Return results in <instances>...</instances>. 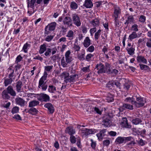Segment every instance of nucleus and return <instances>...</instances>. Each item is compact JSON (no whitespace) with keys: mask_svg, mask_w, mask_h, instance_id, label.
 Here are the masks:
<instances>
[{"mask_svg":"<svg viewBox=\"0 0 151 151\" xmlns=\"http://www.w3.org/2000/svg\"><path fill=\"white\" fill-rule=\"evenodd\" d=\"M35 94L37 96V97L38 100L40 101L45 102L49 101L50 100L49 96L47 94L45 93H41L40 94H34L30 93L27 95L28 97H29L30 95Z\"/></svg>","mask_w":151,"mask_h":151,"instance_id":"obj_1","label":"nucleus"},{"mask_svg":"<svg viewBox=\"0 0 151 151\" xmlns=\"http://www.w3.org/2000/svg\"><path fill=\"white\" fill-rule=\"evenodd\" d=\"M146 102V99L140 96H136V101H134V105L137 108L143 106Z\"/></svg>","mask_w":151,"mask_h":151,"instance_id":"obj_2","label":"nucleus"},{"mask_svg":"<svg viewBox=\"0 0 151 151\" xmlns=\"http://www.w3.org/2000/svg\"><path fill=\"white\" fill-rule=\"evenodd\" d=\"M56 26V23L55 22H51L48 24L45 28V34L47 35L50 34L51 31L55 30Z\"/></svg>","mask_w":151,"mask_h":151,"instance_id":"obj_3","label":"nucleus"},{"mask_svg":"<svg viewBox=\"0 0 151 151\" xmlns=\"http://www.w3.org/2000/svg\"><path fill=\"white\" fill-rule=\"evenodd\" d=\"M72 22L73 24L78 27L81 25V21L80 17L76 13L72 14Z\"/></svg>","mask_w":151,"mask_h":151,"instance_id":"obj_4","label":"nucleus"},{"mask_svg":"<svg viewBox=\"0 0 151 151\" xmlns=\"http://www.w3.org/2000/svg\"><path fill=\"white\" fill-rule=\"evenodd\" d=\"M70 74L71 75L69 76L68 79L66 80V82L67 83L74 82L76 81V79L78 78V75L75 74V70H71Z\"/></svg>","mask_w":151,"mask_h":151,"instance_id":"obj_5","label":"nucleus"},{"mask_svg":"<svg viewBox=\"0 0 151 151\" xmlns=\"http://www.w3.org/2000/svg\"><path fill=\"white\" fill-rule=\"evenodd\" d=\"M95 69L97 70V73L99 74L105 73V66L101 63L97 64L96 66Z\"/></svg>","mask_w":151,"mask_h":151,"instance_id":"obj_6","label":"nucleus"},{"mask_svg":"<svg viewBox=\"0 0 151 151\" xmlns=\"http://www.w3.org/2000/svg\"><path fill=\"white\" fill-rule=\"evenodd\" d=\"M65 60L67 63H70L73 59L71 54L70 51L69 50H68L66 52L65 54Z\"/></svg>","mask_w":151,"mask_h":151,"instance_id":"obj_7","label":"nucleus"},{"mask_svg":"<svg viewBox=\"0 0 151 151\" xmlns=\"http://www.w3.org/2000/svg\"><path fill=\"white\" fill-rule=\"evenodd\" d=\"M122 122L121 123V125L123 127L128 129L131 128L132 126L128 122V120L126 117H124L122 119Z\"/></svg>","mask_w":151,"mask_h":151,"instance_id":"obj_8","label":"nucleus"},{"mask_svg":"<svg viewBox=\"0 0 151 151\" xmlns=\"http://www.w3.org/2000/svg\"><path fill=\"white\" fill-rule=\"evenodd\" d=\"M15 101L17 104L18 105L22 107L25 106L26 104L24 100L20 97L16 98Z\"/></svg>","mask_w":151,"mask_h":151,"instance_id":"obj_9","label":"nucleus"},{"mask_svg":"<svg viewBox=\"0 0 151 151\" xmlns=\"http://www.w3.org/2000/svg\"><path fill=\"white\" fill-rule=\"evenodd\" d=\"M63 24L68 26H72L73 23L71 18L69 17H65L63 21Z\"/></svg>","mask_w":151,"mask_h":151,"instance_id":"obj_10","label":"nucleus"},{"mask_svg":"<svg viewBox=\"0 0 151 151\" xmlns=\"http://www.w3.org/2000/svg\"><path fill=\"white\" fill-rule=\"evenodd\" d=\"M122 81L123 82V89L125 90H128L130 86V83L128 80L125 78L123 79Z\"/></svg>","mask_w":151,"mask_h":151,"instance_id":"obj_11","label":"nucleus"},{"mask_svg":"<svg viewBox=\"0 0 151 151\" xmlns=\"http://www.w3.org/2000/svg\"><path fill=\"white\" fill-rule=\"evenodd\" d=\"M45 81L40 80L39 82L38 87L41 88L43 91H45L47 88L48 86L45 83H44Z\"/></svg>","mask_w":151,"mask_h":151,"instance_id":"obj_12","label":"nucleus"},{"mask_svg":"<svg viewBox=\"0 0 151 151\" xmlns=\"http://www.w3.org/2000/svg\"><path fill=\"white\" fill-rule=\"evenodd\" d=\"M120 109L122 111L126 109H128L129 110L133 109V106L132 105L128 104H123L122 106L120 107Z\"/></svg>","mask_w":151,"mask_h":151,"instance_id":"obj_13","label":"nucleus"},{"mask_svg":"<svg viewBox=\"0 0 151 151\" xmlns=\"http://www.w3.org/2000/svg\"><path fill=\"white\" fill-rule=\"evenodd\" d=\"M136 59L137 62L139 63H142L145 64L147 63V59L141 55L138 54Z\"/></svg>","mask_w":151,"mask_h":151,"instance_id":"obj_14","label":"nucleus"},{"mask_svg":"<svg viewBox=\"0 0 151 151\" xmlns=\"http://www.w3.org/2000/svg\"><path fill=\"white\" fill-rule=\"evenodd\" d=\"M65 132L66 133L69 134L70 136L73 135L76 133L75 129L72 127H68L66 128Z\"/></svg>","mask_w":151,"mask_h":151,"instance_id":"obj_15","label":"nucleus"},{"mask_svg":"<svg viewBox=\"0 0 151 151\" xmlns=\"http://www.w3.org/2000/svg\"><path fill=\"white\" fill-rule=\"evenodd\" d=\"M44 107L47 108L50 114L53 113L54 111V108L52 105L50 103H47L44 105Z\"/></svg>","mask_w":151,"mask_h":151,"instance_id":"obj_16","label":"nucleus"},{"mask_svg":"<svg viewBox=\"0 0 151 151\" xmlns=\"http://www.w3.org/2000/svg\"><path fill=\"white\" fill-rule=\"evenodd\" d=\"M81 132L83 135L86 136L90 134L93 133V131L91 129H88L86 128H83L81 130Z\"/></svg>","mask_w":151,"mask_h":151,"instance_id":"obj_17","label":"nucleus"},{"mask_svg":"<svg viewBox=\"0 0 151 151\" xmlns=\"http://www.w3.org/2000/svg\"><path fill=\"white\" fill-rule=\"evenodd\" d=\"M2 98L5 100L9 99L11 96L6 90H4L1 94Z\"/></svg>","mask_w":151,"mask_h":151,"instance_id":"obj_18","label":"nucleus"},{"mask_svg":"<svg viewBox=\"0 0 151 151\" xmlns=\"http://www.w3.org/2000/svg\"><path fill=\"white\" fill-rule=\"evenodd\" d=\"M103 125L105 127H108L110 126L111 121L109 119V117L108 116L106 117H104L103 121Z\"/></svg>","mask_w":151,"mask_h":151,"instance_id":"obj_19","label":"nucleus"},{"mask_svg":"<svg viewBox=\"0 0 151 151\" xmlns=\"http://www.w3.org/2000/svg\"><path fill=\"white\" fill-rule=\"evenodd\" d=\"M6 90L9 94L13 96H15L16 93L15 91L14 90L13 87L11 86H9L7 88Z\"/></svg>","mask_w":151,"mask_h":151,"instance_id":"obj_20","label":"nucleus"},{"mask_svg":"<svg viewBox=\"0 0 151 151\" xmlns=\"http://www.w3.org/2000/svg\"><path fill=\"white\" fill-rule=\"evenodd\" d=\"M83 6L87 8H91L93 6L92 2L91 0H85Z\"/></svg>","mask_w":151,"mask_h":151,"instance_id":"obj_21","label":"nucleus"},{"mask_svg":"<svg viewBox=\"0 0 151 151\" xmlns=\"http://www.w3.org/2000/svg\"><path fill=\"white\" fill-rule=\"evenodd\" d=\"M22 83L21 81L19 80L16 83V90L19 93L21 92L22 89Z\"/></svg>","mask_w":151,"mask_h":151,"instance_id":"obj_22","label":"nucleus"},{"mask_svg":"<svg viewBox=\"0 0 151 151\" xmlns=\"http://www.w3.org/2000/svg\"><path fill=\"white\" fill-rule=\"evenodd\" d=\"M66 37L68 38V40L71 41L74 37V34L73 31L70 30L68 31L66 35Z\"/></svg>","mask_w":151,"mask_h":151,"instance_id":"obj_23","label":"nucleus"},{"mask_svg":"<svg viewBox=\"0 0 151 151\" xmlns=\"http://www.w3.org/2000/svg\"><path fill=\"white\" fill-rule=\"evenodd\" d=\"M91 40L88 37H87L84 40L83 44L85 47H87L91 45Z\"/></svg>","mask_w":151,"mask_h":151,"instance_id":"obj_24","label":"nucleus"},{"mask_svg":"<svg viewBox=\"0 0 151 151\" xmlns=\"http://www.w3.org/2000/svg\"><path fill=\"white\" fill-rule=\"evenodd\" d=\"M126 50L128 53L130 55H133L134 54L135 48L132 46L130 47H127Z\"/></svg>","mask_w":151,"mask_h":151,"instance_id":"obj_25","label":"nucleus"},{"mask_svg":"<svg viewBox=\"0 0 151 151\" xmlns=\"http://www.w3.org/2000/svg\"><path fill=\"white\" fill-rule=\"evenodd\" d=\"M39 103V102L37 101L32 100L29 102L28 106L29 107H33L38 105Z\"/></svg>","mask_w":151,"mask_h":151,"instance_id":"obj_26","label":"nucleus"},{"mask_svg":"<svg viewBox=\"0 0 151 151\" xmlns=\"http://www.w3.org/2000/svg\"><path fill=\"white\" fill-rule=\"evenodd\" d=\"M115 142L117 144L125 143L124 137H118L116 139Z\"/></svg>","mask_w":151,"mask_h":151,"instance_id":"obj_27","label":"nucleus"},{"mask_svg":"<svg viewBox=\"0 0 151 151\" xmlns=\"http://www.w3.org/2000/svg\"><path fill=\"white\" fill-rule=\"evenodd\" d=\"M138 37L137 35L135 32H133L131 34H130L128 37V40L130 41H132V40L137 38Z\"/></svg>","mask_w":151,"mask_h":151,"instance_id":"obj_28","label":"nucleus"},{"mask_svg":"<svg viewBox=\"0 0 151 151\" xmlns=\"http://www.w3.org/2000/svg\"><path fill=\"white\" fill-rule=\"evenodd\" d=\"M141 119L139 118H136L132 119V123L136 125L141 124L142 122Z\"/></svg>","mask_w":151,"mask_h":151,"instance_id":"obj_29","label":"nucleus"},{"mask_svg":"<svg viewBox=\"0 0 151 151\" xmlns=\"http://www.w3.org/2000/svg\"><path fill=\"white\" fill-rule=\"evenodd\" d=\"M38 112V111L36 108L34 107L30 108L28 111V112L33 115H36Z\"/></svg>","mask_w":151,"mask_h":151,"instance_id":"obj_30","label":"nucleus"},{"mask_svg":"<svg viewBox=\"0 0 151 151\" xmlns=\"http://www.w3.org/2000/svg\"><path fill=\"white\" fill-rule=\"evenodd\" d=\"M105 132V129L101 131L100 132L97 134L96 135L99 140H101L102 139L104 135V134Z\"/></svg>","mask_w":151,"mask_h":151,"instance_id":"obj_31","label":"nucleus"},{"mask_svg":"<svg viewBox=\"0 0 151 151\" xmlns=\"http://www.w3.org/2000/svg\"><path fill=\"white\" fill-rule=\"evenodd\" d=\"M69 75V73L66 72H63L61 74V76L62 78L64 79V82L66 83H67L66 81L67 79H68Z\"/></svg>","mask_w":151,"mask_h":151,"instance_id":"obj_32","label":"nucleus"},{"mask_svg":"<svg viewBox=\"0 0 151 151\" xmlns=\"http://www.w3.org/2000/svg\"><path fill=\"white\" fill-rule=\"evenodd\" d=\"M56 89L55 87L52 85L49 86L48 91L49 92L51 93H55Z\"/></svg>","mask_w":151,"mask_h":151,"instance_id":"obj_33","label":"nucleus"},{"mask_svg":"<svg viewBox=\"0 0 151 151\" xmlns=\"http://www.w3.org/2000/svg\"><path fill=\"white\" fill-rule=\"evenodd\" d=\"M46 45L45 44H43L40 46V49L39 50V53L40 54L43 53L46 51Z\"/></svg>","mask_w":151,"mask_h":151,"instance_id":"obj_34","label":"nucleus"},{"mask_svg":"<svg viewBox=\"0 0 151 151\" xmlns=\"http://www.w3.org/2000/svg\"><path fill=\"white\" fill-rule=\"evenodd\" d=\"M121 13V10L119 8L116 7L115 8L114 12L115 18H118L119 15Z\"/></svg>","mask_w":151,"mask_h":151,"instance_id":"obj_35","label":"nucleus"},{"mask_svg":"<svg viewBox=\"0 0 151 151\" xmlns=\"http://www.w3.org/2000/svg\"><path fill=\"white\" fill-rule=\"evenodd\" d=\"M134 18L132 15L129 16L127 18V19L126 20V22L124 23L125 24H128L129 23H134Z\"/></svg>","mask_w":151,"mask_h":151,"instance_id":"obj_36","label":"nucleus"},{"mask_svg":"<svg viewBox=\"0 0 151 151\" xmlns=\"http://www.w3.org/2000/svg\"><path fill=\"white\" fill-rule=\"evenodd\" d=\"M13 80V78H7L5 79L4 82V86L6 87L9 85L11 84Z\"/></svg>","mask_w":151,"mask_h":151,"instance_id":"obj_37","label":"nucleus"},{"mask_svg":"<svg viewBox=\"0 0 151 151\" xmlns=\"http://www.w3.org/2000/svg\"><path fill=\"white\" fill-rule=\"evenodd\" d=\"M85 51L84 50H82L81 53L78 56V58L81 61H83L85 59L84 58Z\"/></svg>","mask_w":151,"mask_h":151,"instance_id":"obj_38","label":"nucleus"},{"mask_svg":"<svg viewBox=\"0 0 151 151\" xmlns=\"http://www.w3.org/2000/svg\"><path fill=\"white\" fill-rule=\"evenodd\" d=\"M105 73H106L108 74H111V70L110 65L109 64H106L105 66Z\"/></svg>","mask_w":151,"mask_h":151,"instance_id":"obj_39","label":"nucleus"},{"mask_svg":"<svg viewBox=\"0 0 151 151\" xmlns=\"http://www.w3.org/2000/svg\"><path fill=\"white\" fill-rule=\"evenodd\" d=\"M69 63H67L66 62L65 59L64 57H63L61 59V64L63 68H65L68 67V64Z\"/></svg>","mask_w":151,"mask_h":151,"instance_id":"obj_40","label":"nucleus"},{"mask_svg":"<svg viewBox=\"0 0 151 151\" xmlns=\"http://www.w3.org/2000/svg\"><path fill=\"white\" fill-rule=\"evenodd\" d=\"M94 27H96L99 25V22L97 19L93 20L91 23Z\"/></svg>","mask_w":151,"mask_h":151,"instance_id":"obj_41","label":"nucleus"},{"mask_svg":"<svg viewBox=\"0 0 151 151\" xmlns=\"http://www.w3.org/2000/svg\"><path fill=\"white\" fill-rule=\"evenodd\" d=\"M30 45L28 44L27 42L24 45L22 48V50L25 53H27V52L29 47H30Z\"/></svg>","mask_w":151,"mask_h":151,"instance_id":"obj_42","label":"nucleus"},{"mask_svg":"<svg viewBox=\"0 0 151 151\" xmlns=\"http://www.w3.org/2000/svg\"><path fill=\"white\" fill-rule=\"evenodd\" d=\"M139 66L142 70H144L147 71H149L150 70L149 67L147 65L144 64H139Z\"/></svg>","mask_w":151,"mask_h":151,"instance_id":"obj_43","label":"nucleus"},{"mask_svg":"<svg viewBox=\"0 0 151 151\" xmlns=\"http://www.w3.org/2000/svg\"><path fill=\"white\" fill-rule=\"evenodd\" d=\"M124 101L127 103L131 102L132 104H134V101L133 100V97H127L125 99Z\"/></svg>","mask_w":151,"mask_h":151,"instance_id":"obj_44","label":"nucleus"},{"mask_svg":"<svg viewBox=\"0 0 151 151\" xmlns=\"http://www.w3.org/2000/svg\"><path fill=\"white\" fill-rule=\"evenodd\" d=\"M106 86L109 89H112L114 86V81H111L108 82Z\"/></svg>","mask_w":151,"mask_h":151,"instance_id":"obj_45","label":"nucleus"},{"mask_svg":"<svg viewBox=\"0 0 151 151\" xmlns=\"http://www.w3.org/2000/svg\"><path fill=\"white\" fill-rule=\"evenodd\" d=\"M70 7L73 9H76L78 8V5L75 2L72 1L70 3Z\"/></svg>","mask_w":151,"mask_h":151,"instance_id":"obj_46","label":"nucleus"},{"mask_svg":"<svg viewBox=\"0 0 151 151\" xmlns=\"http://www.w3.org/2000/svg\"><path fill=\"white\" fill-rule=\"evenodd\" d=\"M94 55L91 54L90 53L87 55L86 56V60L88 61H90L92 60V58Z\"/></svg>","mask_w":151,"mask_h":151,"instance_id":"obj_47","label":"nucleus"},{"mask_svg":"<svg viewBox=\"0 0 151 151\" xmlns=\"http://www.w3.org/2000/svg\"><path fill=\"white\" fill-rule=\"evenodd\" d=\"M16 68V72H17V74H19V76L21 73V72L18 71H19L20 69L21 68V65L20 64H18L17 65H16L15 67Z\"/></svg>","mask_w":151,"mask_h":151,"instance_id":"obj_48","label":"nucleus"},{"mask_svg":"<svg viewBox=\"0 0 151 151\" xmlns=\"http://www.w3.org/2000/svg\"><path fill=\"white\" fill-rule=\"evenodd\" d=\"M101 31L100 29H99L98 30L97 32L95 33L94 37L96 40H98L99 38V37L101 35Z\"/></svg>","mask_w":151,"mask_h":151,"instance_id":"obj_49","label":"nucleus"},{"mask_svg":"<svg viewBox=\"0 0 151 151\" xmlns=\"http://www.w3.org/2000/svg\"><path fill=\"white\" fill-rule=\"evenodd\" d=\"M19 109V107L17 106H15L12 109L11 112L13 114L17 113L18 112Z\"/></svg>","mask_w":151,"mask_h":151,"instance_id":"obj_50","label":"nucleus"},{"mask_svg":"<svg viewBox=\"0 0 151 151\" xmlns=\"http://www.w3.org/2000/svg\"><path fill=\"white\" fill-rule=\"evenodd\" d=\"M90 65H88L87 67H83L81 69V70L83 72L85 73L89 72L90 70L89 68Z\"/></svg>","mask_w":151,"mask_h":151,"instance_id":"obj_51","label":"nucleus"},{"mask_svg":"<svg viewBox=\"0 0 151 151\" xmlns=\"http://www.w3.org/2000/svg\"><path fill=\"white\" fill-rule=\"evenodd\" d=\"M53 66L52 65L50 66H47L45 67V70L46 71L49 72L51 71L52 69Z\"/></svg>","mask_w":151,"mask_h":151,"instance_id":"obj_52","label":"nucleus"},{"mask_svg":"<svg viewBox=\"0 0 151 151\" xmlns=\"http://www.w3.org/2000/svg\"><path fill=\"white\" fill-rule=\"evenodd\" d=\"M76 138L73 135L70 136V140L71 143L74 144L76 142Z\"/></svg>","mask_w":151,"mask_h":151,"instance_id":"obj_53","label":"nucleus"},{"mask_svg":"<svg viewBox=\"0 0 151 151\" xmlns=\"http://www.w3.org/2000/svg\"><path fill=\"white\" fill-rule=\"evenodd\" d=\"M146 20V17L143 15H141L139 18V21L141 22L144 23Z\"/></svg>","mask_w":151,"mask_h":151,"instance_id":"obj_54","label":"nucleus"},{"mask_svg":"<svg viewBox=\"0 0 151 151\" xmlns=\"http://www.w3.org/2000/svg\"><path fill=\"white\" fill-rule=\"evenodd\" d=\"M47 75L48 74L47 71H45L44 72V74L43 76L40 79V80L45 81L46 79V78L47 77Z\"/></svg>","mask_w":151,"mask_h":151,"instance_id":"obj_55","label":"nucleus"},{"mask_svg":"<svg viewBox=\"0 0 151 151\" xmlns=\"http://www.w3.org/2000/svg\"><path fill=\"white\" fill-rule=\"evenodd\" d=\"M44 54L46 57L50 56L51 55L50 48H47Z\"/></svg>","mask_w":151,"mask_h":151,"instance_id":"obj_56","label":"nucleus"},{"mask_svg":"<svg viewBox=\"0 0 151 151\" xmlns=\"http://www.w3.org/2000/svg\"><path fill=\"white\" fill-rule=\"evenodd\" d=\"M53 37L52 35H48L46 37L45 40L47 42H50L53 39Z\"/></svg>","mask_w":151,"mask_h":151,"instance_id":"obj_57","label":"nucleus"},{"mask_svg":"<svg viewBox=\"0 0 151 151\" xmlns=\"http://www.w3.org/2000/svg\"><path fill=\"white\" fill-rule=\"evenodd\" d=\"M22 59V58L20 55H19L16 58L15 63L18 64L21 61Z\"/></svg>","mask_w":151,"mask_h":151,"instance_id":"obj_58","label":"nucleus"},{"mask_svg":"<svg viewBox=\"0 0 151 151\" xmlns=\"http://www.w3.org/2000/svg\"><path fill=\"white\" fill-rule=\"evenodd\" d=\"M146 45L148 47L151 48V38L147 39Z\"/></svg>","mask_w":151,"mask_h":151,"instance_id":"obj_59","label":"nucleus"},{"mask_svg":"<svg viewBox=\"0 0 151 151\" xmlns=\"http://www.w3.org/2000/svg\"><path fill=\"white\" fill-rule=\"evenodd\" d=\"M91 146L92 148L93 149H95L96 146V143L95 142H94L93 139H91Z\"/></svg>","mask_w":151,"mask_h":151,"instance_id":"obj_60","label":"nucleus"},{"mask_svg":"<svg viewBox=\"0 0 151 151\" xmlns=\"http://www.w3.org/2000/svg\"><path fill=\"white\" fill-rule=\"evenodd\" d=\"M138 26L137 24H134L132 27V30L135 32L138 31Z\"/></svg>","mask_w":151,"mask_h":151,"instance_id":"obj_61","label":"nucleus"},{"mask_svg":"<svg viewBox=\"0 0 151 151\" xmlns=\"http://www.w3.org/2000/svg\"><path fill=\"white\" fill-rule=\"evenodd\" d=\"M103 145L104 146H108L110 143V141L109 140L106 139L104 140L103 142Z\"/></svg>","mask_w":151,"mask_h":151,"instance_id":"obj_62","label":"nucleus"},{"mask_svg":"<svg viewBox=\"0 0 151 151\" xmlns=\"http://www.w3.org/2000/svg\"><path fill=\"white\" fill-rule=\"evenodd\" d=\"M73 48L74 49L75 51H78L80 50V47L79 46L74 44Z\"/></svg>","mask_w":151,"mask_h":151,"instance_id":"obj_63","label":"nucleus"},{"mask_svg":"<svg viewBox=\"0 0 151 151\" xmlns=\"http://www.w3.org/2000/svg\"><path fill=\"white\" fill-rule=\"evenodd\" d=\"M94 50V47L93 45H91L87 49V51L90 52H92Z\"/></svg>","mask_w":151,"mask_h":151,"instance_id":"obj_64","label":"nucleus"}]
</instances>
